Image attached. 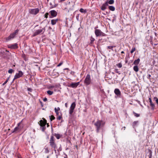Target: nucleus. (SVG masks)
<instances>
[{
  "instance_id": "1",
  "label": "nucleus",
  "mask_w": 158,
  "mask_h": 158,
  "mask_svg": "<svg viewBox=\"0 0 158 158\" xmlns=\"http://www.w3.org/2000/svg\"><path fill=\"white\" fill-rule=\"evenodd\" d=\"M105 124L104 123H103L102 120H98L94 123V125L95 127L96 131L97 133H98L101 128Z\"/></svg>"
},
{
  "instance_id": "2",
  "label": "nucleus",
  "mask_w": 158,
  "mask_h": 158,
  "mask_svg": "<svg viewBox=\"0 0 158 158\" xmlns=\"http://www.w3.org/2000/svg\"><path fill=\"white\" fill-rule=\"evenodd\" d=\"M49 144L52 149L57 148V144L56 143L55 139L53 136H51Z\"/></svg>"
},
{
  "instance_id": "3",
  "label": "nucleus",
  "mask_w": 158,
  "mask_h": 158,
  "mask_svg": "<svg viewBox=\"0 0 158 158\" xmlns=\"http://www.w3.org/2000/svg\"><path fill=\"white\" fill-rule=\"evenodd\" d=\"M19 31V30L18 29H17L14 32L11 34L8 37L6 38V41H8L13 39L15 36L18 33Z\"/></svg>"
},
{
  "instance_id": "4",
  "label": "nucleus",
  "mask_w": 158,
  "mask_h": 158,
  "mask_svg": "<svg viewBox=\"0 0 158 158\" xmlns=\"http://www.w3.org/2000/svg\"><path fill=\"white\" fill-rule=\"evenodd\" d=\"M95 34L96 37L99 36H104L106 34L102 32L101 30L99 29H96L95 30Z\"/></svg>"
},
{
  "instance_id": "5",
  "label": "nucleus",
  "mask_w": 158,
  "mask_h": 158,
  "mask_svg": "<svg viewBox=\"0 0 158 158\" xmlns=\"http://www.w3.org/2000/svg\"><path fill=\"white\" fill-rule=\"evenodd\" d=\"M91 82L90 76L89 74H87L85 79L84 83L86 85H88L90 84Z\"/></svg>"
},
{
  "instance_id": "6",
  "label": "nucleus",
  "mask_w": 158,
  "mask_h": 158,
  "mask_svg": "<svg viewBox=\"0 0 158 158\" xmlns=\"http://www.w3.org/2000/svg\"><path fill=\"white\" fill-rule=\"evenodd\" d=\"M23 75V73L21 71H19L18 73H17L14 76V78L13 80V81L15 79L19 78L22 77Z\"/></svg>"
},
{
  "instance_id": "7",
  "label": "nucleus",
  "mask_w": 158,
  "mask_h": 158,
  "mask_svg": "<svg viewBox=\"0 0 158 158\" xmlns=\"http://www.w3.org/2000/svg\"><path fill=\"white\" fill-rule=\"evenodd\" d=\"M39 9L38 8L31 9L29 10V13L32 15H36L39 12Z\"/></svg>"
},
{
  "instance_id": "8",
  "label": "nucleus",
  "mask_w": 158,
  "mask_h": 158,
  "mask_svg": "<svg viewBox=\"0 0 158 158\" xmlns=\"http://www.w3.org/2000/svg\"><path fill=\"white\" fill-rule=\"evenodd\" d=\"M75 106L76 103L75 102H73L71 104L69 111V114L70 115H72L73 114V112L74 110L75 107Z\"/></svg>"
},
{
  "instance_id": "9",
  "label": "nucleus",
  "mask_w": 158,
  "mask_h": 158,
  "mask_svg": "<svg viewBox=\"0 0 158 158\" xmlns=\"http://www.w3.org/2000/svg\"><path fill=\"white\" fill-rule=\"evenodd\" d=\"M43 120H40V125L41 127H44L47 124L46 120L44 118H43Z\"/></svg>"
},
{
  "instance_id": "10",
  "label": "nucleus",
  "mask_w": 158,
  "mask_h": 158,
  "mask_svg": "<svg viewBox=\"0 0 158 158\" xmlns=\"http://www.w3.org/2000/svg\"><path fill=\"white\" fill-rule=\"evenodd\" d=\"M44 30V29L43 28L41 29H38L36 30L34 33V34L32 35V36L34 37L37 35L40 34V33H41Z\"/></svg>"
},
{
  "instance_id": "11",
  "label": "nucleus",
  "mask_w": 158,
  "mask_h": 158,
  "mask_svg": "<svg viewBox=\"0 0 158 158\" xmlns=\"http://www.w3.org/2000/svg\"><path fill=\"white\" fill-rule=\"evenodd\" d=\"M51 15L50 18H52L56 17L57 15V12L55 10H51L49 12Z\"/></svg>"
},
{
  "instance_id": "12",
  "label": "nucleus",
  "mask_w": 158,
  "mask_h": 158,
  "mask_svg": "<svg viewBox=\"0 0 158 158\" xmlns=\"http://www.w3.org/2000/svg\"><path fill=\"white\" fill-rule=\"evenodd\" d=\"M80 82V81L76 83H72L69 85V87L73 88H76L79 85Z\"/></svg>"
},
{
  "instance_id": "13",
  "label": "nucleus",
  "mask_w": 158,
  "mask_h": 158,
  "mask_svg": "<svg viewBox=\"0 0 158 158\" xmlns=\"http://www.w3.org/2000/svg\"><path fill=\"white\" fill-rule=\"evenodd\" d=\"M114 93L118 97H120L121 94V92L118 89L116 88L114 90Z\"/></svg>"
},
{
  "instance_id": "14",
  "label": "nucleus",
  "mask_w": 158,
  "mask_h": 158,
  "mask_svg": "<svg viewBox=\"0 0 158 158\" xmlns=\"http://www.w3.org/2000/svg\"><path fill=\"white\" fill-rule=\"evenodd\" d=\"M8 48L11 49H17L18 48V44L16 43L8 45Z\"/></svg>"
},
{
  "instance_id": "15",
  "label": "nucleus",
  "mask_w": 158,
  "mask_h": 158,
  "mask_svg": "<svg viewBox=\"0 0 158 158\" xmlns=\"http://www.w3.org/2000/svg\"><path fill=\"white\" fill-rule=\"evenodd\" d=\"M108 5L107 2H106L104 3L103 4L101 7V9L102 10H104L106 8V7Z\"/></svg>"
},
{
  "instance_id": "16",
  "label": "nucleus",
  "mask_w": 158,
  "mask_h": 158,
  "mask_svg": "<svg viewBox=\"0 0 158 158\" xmlns=\"http://www.w3.org/2000/svg\"><path fill=\"white\" fill-rule=\"evenodd\" d=\"M149 102L150 103V105L151 106L152 109V110H154L155 108V106L154 104L152 102L151 98H149Z\"/></svg>"
},
{
  "instance_id": "17",
  "label": "nucleus",
  "mask_w": 158,
  "mask_h": 158,
  "mask_svg": "<svg viewBox=\"0 0 158 158\" xmlns=\"http://www.w3.org/2000/svg\"><path fill=\"white\" fill-rule=\"evenodd\" d=\"M43 151L45 153H48L49 152V149L48 147H45L44 148Z\"/></svg>"
},
{
  "instance_id": "18",
  "label": "nucleus",
  "mask_w": 158,
  "mask_h": 158,
  "mask_svg": "<svg viewBox=\"0 0 158 158\" xmlns=\"http://www.w3.org/2000/svg\"><path fill=\"white\" fill-rule=\"evenodd\" d=\"M59 20L58 19H53L51 20V23L52 25H54L56 24V22Z\"/></svg>"
},
{
  "instance_id": "19",
  "label": "nucleus",
  "mask_w": 158,
  "mask_h": 158,
  "mask_svg": "<svg viewBox=\"0 0 158 158\" xmlns=\"http://www.w3.org/2000/svg\"><path fill=\"white\" fill-rule=\"evenodd\" d=\"M54 110H55V111L56 114V115L57 116L59 115V111L60 110V108L59 107H58L57 108H55Z\"/></svg>"
},
{
  "instance_id": "20",
  "label": "nucleus",
  "mask_w": 158,
  "mask_h": 158,
  "mask_svg": "<svg viewBox=\"0 0 158 158\" xmlns=\"http://www.w3.org/2000/svg\"><path fill=\"white\" fill-rule=\"evenodd\" d=\"M140 61V60L139 58H138L137 60H135L134 62V64L136 65H138Z\"/></svg>"
},
{
  "instance_id": "21",
  "label": "nucleus",
  "mask_w": 158,
  "mask_h": 158,
  "mask_svg": "<svg viewBox=\"0 0 158 158\" xmlns=\"http://www.w3.org/2000/svg\"><path fill=\"white\" fill-rule=\"evenodd\" d=\"M19 124H18V126L15 127L14 130L12 132V133H14L16 132L17 131H19Z\"/></svg>"
},
{
  "instance_id": "22",
  "label": "nucleus",
  "mask_w": 158,
  "mask_h": 158,
  "mask_svg": "<svg viewBox=\"0 0 158 158\" xmlns=\"http://www.w3.org/2000/svg\"><path fill=\"white\" fill-rule=\"evenodd\" d=\"M95 40V39L92 36H91L90 39V42L89 43V45H91V44H93Z\"/></svg>"
},
{
  "instance_id": "23",
  "label": "nucleus",
  "mask_w": 158,
  "mask_h": 158,
  "mask_svg": "<svg viewBox=\"0 0 158 158\" xmlns=\"http://www.w3.org/2000/svg\"><path fill=\"white\" fill-rule=\"evenodd\" d=\"M138 121H134L132 123V126L133 128H135V127L137 126L138 123Z\"/></svg>"
},
{
  "instance_id": "24",
  "label": "nucleus",
  "mask_w": 158,
  "mask_h": 158,
  "mask_svg": "<svg viewBox=\"0 0 158 158\" xmlns=\"http://www.w3.org/2000/svg\"><path fill=\"white\" fill-rule=\"evenodd\" d=\"M22 120L20 122L18 123V124H19V131H20L21 129L23 128V125H21V123H22Z\"/></svg>"
},
{
  "instance_id": "25",
  "label": "nucleus",
  "mask_w": 158,
  "mask_h": 158,
  "mask_svg": "<svg viewBox=\"0 0 158 158\" xmlns=\"http://www.w3.org/2000/svg\"><path fill=\"white\" fill-rule=\"evenodd\" d=\"M133 70L136 72H138L139 71V68L137 65H135L133 67Z\"/></svg>"
},
{
  "instance_id": "26",
  "label": "nucleus",
  "mask_w": 158,
  "mask_h": 158,
  "mask_svg": "<svg viewBox=\"0 0 158 158\" xmlns=\"http://www.w3.org/2000/svg\"><path fill=\"white\" fill-rule=\"evenodd\" d=\"M109 9L112 11H114L115 10V8L113 6H109L108 7Z\"/></svg>"
},
{
  "instance_id": "27",
  "label": "nucleus",
  "mask_w": 158,
  "mask_h": 158,
  "mask_svg": "<svg viewBox=\"0 0 158 158\" xmlns=\"http://www.w3.org/2000/svg\"><path fill=\"white\" fill-rule=\"evenodd\" d=\"M149 155L148 156H149V158H152V152L150 150H148Z\"/></svg>"
},
{
  "instance_id": "28",
  "label": "nucleus",
  "mask_w": 158,
  "mask_h": 158,
  "mask_svg": "<svg viewBox=\"0 0 158 158\" xmlns=\"http://www.w3.org/2000/svg\"><path fill=\"white\" fill-rule=\"evenodd\" d=\"M82 13H86V10H84L83 8H81L79 10Z\"/></svg>"
},
{
  "instance_id": "29",
  "label": "nucleus",
  "mask_w": 158,
  "mask_h": 158,
  "mask_svg": "<svg viewBox=\"0 0 158 158\" xmlns=\"http://www.w3.org/2000/svg\"><path fill=\"white\" fill-rule=\"evenodd\" d=\"M47 94L50 95H52L53 93V91L49 90L47 91Z\"/></svg>"
},
{
  "instance_id": "30",
  "label": "nucleus",
  "mask_w": 158,
  "mask_h": 158,
  "mask_svg": "<svg viewBox=\"0 0 158 158\" xmlns=\"http://www.w3.org/2000/svg\"><path fill=\"white\" fill-rule=\"evenodd\" d=\"M54 136L57 139H59L60 138V135L59 134H55Z\"/></svg>"
},
{
  "instance_id": "31",
  "label": "nucleus",
  "mask_w": 158,
  "mask_h": 158,
  "mask_svg": "<svg viewBox=\"0 0 158 158\" xmlns=\"http://www.w3.org/2000/svg\"><path fill=\"white\" fill-rule=\"evenodd\" d=\"M133 114H134V116L136 117H139L140 116L139 114L136 113L134 111H133Z\"/></svg>"
},
{
  "instance_id": "32",
  "label": "nucleus",
  "mask_w": 158,
  "mask_h": 158,
  "mask_svg": "<svg viewBox=\"0 0 158 158\" xmlns=\"http://www.w3.org/2000/svg\"><path fill=\"white\" fill-rule=\"evenodd\" d=\"M116 46H108L107 47V48L110 49L112 51H113V48L115 47Z\"/></svg>"
},
{
  "instance_id": "33",
  "label": "nucleus",
  "mask_w": 158,
  "mask_h": 158,
  "mask_svg": "<svg viewBox=\"0 0 158 158\" xmlns=\"http://www.w3.org/2000/svg\"><path fill=\"white\" fill-rule=\"evenodd\" d=\"M116 66L119 68H121L122 67V64L121 63L117 64Z\"/></svg>"
},
{
  "instance_id": "34",
  "label": "nucleus",
  "mask_w": 158,
  "mask_h": 158,
  "mask_svg": "<svg viewBox=\"0 0 158 158\" xmlns=\"http://www.w3.org/2000/svg\"><path fill=\"white\" fill-rule=\"evenodd\" d=\"M114 2V0H110L108 2V3H109L110 4H113Z\"/></svg>"
},
{
  "instance_id": "35",
  "label": "nucleus",
  "mask_w": 158,
  "mask_h": 158,
  "mask_svg": "<svg viewBox=\"0 0 158 158\" xmlns=\"http://www.w3.org/2000/svg\"><path fill=\"white\" fill-rule=\"evenodd\" d=\"M14 70L12 69H9L8 71V73H9L11 74L12 73L14 72Z\"/></svg>"
},
{
  "instance_id": "36",
  "label": "nucleus",
  "mask_w": 158,
  "mask_h": 158,
  "mask_svg": "<svg viewBox=\"0 0 158 158\" xmlns=\"http://www.w3.org/2000/svg\"><path fill=\"white\" fill-rule=\"evenodd\" d=\"M55 119V117L53 115H52L50 116V120L51 121H52V120Z\"/></svg>"
},
{
  "instance_id": "37",
  "label": "nucleus",
  "mask_w": 158,
  "mask_h": 158,
  "mask_svg": "<svg viewBox=\"0 0 158 158\" xmlns=\"http://www.w3.org/2000/svg\"><path fill=\"white\" fill-rule=\"evenodd\" d=\"M58 5V4H55L54 5H52V6H51L50 7L51 8H55Z\"/></svg>"
},
{
  "instance_id": "38",
  "label": "nucleus",
  "mask_w": 158,
  "mask_h": 158,
  "mask_svg": "<svg viewBox=\"0 0 158 158\" xmlns=\"http://www.w3.org/2000/svg\"><path fill=\"white\" fill-rule=\"evenodd\" d=\"M136 50V49L135 47L133 48L132 50L130 52L131 53H132L135 51Z\"/></svg>"
},
{
  "instance_id": "39",
  "label": "nucleus",
  "mask_w": 158,
  "mask_h": 158,
  "mask_svg": "<svg viewBox=\"0 0 158 158\" xmlns=\"http://www.w3.org/2000/svg\"><path fill=\"white\" fill-rule=\"evenodd\" d=\"M62 118V115H59V116H58L57 118V120H60Z\"/></svg>"
},
{
  "instance_id": "40",
  "label": "nucleus",
  "mask_w": 158,
  "mask_h": 158,
  "mask_svg": "<svg viewBox=\"0 0 158 158\" xmlns=\"http://www.w3.org/2000/svg\"><path fill=\"white\" fill-rule=\"evenodd\" d=\"M151 76L150 74H148L147 76V78L149 80H151Z\"/></svg>"
},
{
  "instance_id": "41",
  "label": "nucleus",
  "mask_w": 158,
  "mask_h": 158,
  "mask_svg": "<svg viewBox=\"0 0 158 158\" xmlns=\"http://www.w3.org/2000/svg\"><path fill=\"white\" fill-rule=\"evenodd\" d=\"M154 99L155 100V101L156 102V103L158 105V99L156 97H154Z\"/></svg>"
},
{
  "instance_id": "42",
  "label": "nucleus",
  "mask_w": 158,
  "mask_h": 158,
  "mask_svg": "<svg viewBox=\"0 0 158 158\" xmlns=\"http://www.w3.org/2000/svg\"><path fill=\"white\" fill-rule=\"evenodd\" d=\"M48 12L46 13L44 15V17L46 19L48 17Z\"/></svg>"
},
{
  "instance_id": "43",
  "label": "nucleus",
  "mask_w": 158,
  "mask_h": 158,
  "mask_svg": "<svg viewBox=\"0 0 158 158\" xmlns=\"http://www.w3.org/2000/svg\"><path fill=\"white\" fill-rule=\"evenodd\" d=\"M42 127L41 128V130L42 131H44L45 130V129H46V127H45V126L44 127Z\"/></svg>"
},
{
  "instance_id": "44",
  "label": "nucleus",
  "mask_w": 158,
  "mask_h": 158,
  "mask_svg": "<svg viewBox=\"0 0 158 158\" xmlns=\"http://www.w3.org/2000/svg\"><path fill=\"white\" fill-rule=\"evenodd\" d=\"M9 78L8 77V79H7V80L2 84V85H4L5 84H6L8 82V81L9 80Z\"/></svg>"
},
{
  "instance_id": "45",
  "label": "nucleus",
  "mask_w": 158,
  "mask_h": 158,
  "mask_svg": "<svg viewBox=\"0 0 158 158\" xmlns=\"http://www.w3.org/2000/svg\"><path fill=\"white\" fill-rule=\"evenodd\" d=\"M63 64V62H61L60 63L57 65V67H59L60 66Z\"/></svg>"
},
{
  "instance_id": "46",
  "label": "nucleus",
  "mask_w": 158,
  "mask_h": 158,
  "mask_svg": "<svg viewBox=\"0 0 158 158\" xmlns=\"http://www.w3.org/2000/svg\"><path fill=\"white\" fill-rule=\"evenodd\" d=\"M27 90L28 91L31 92L32 91V89L31 88H28Z\"/></svg>"
},
{
  "instance_id": "47",
  "label": "nucleus",
  "mask_w": 158,
  "mask_h": 158,
  "mask_svg": "<svg viewBox=\"0 0 158 158\" xmlns=\"http://www.w3.org/2000/svg\"><path fill=\"white\" fill-rule=\"evenodd\" d=\"M115 71L116 73H118V69H115Z\"/></svg>"
},
{
  "instance_id": "48",
  "label": "nucleus",
  "mask_w": 158,
  "mask_h": 158,
  "mask_svg": "<svg viewBox=\"0 0 158 158\" xmlns=\"http://www.w3.org/2000/svg\"><path fill=\"white\" fill-rule=\"evenodd\" d=\"M47 99L46 98H44V99H43V101H44V102H46L47 101Z\"/></svg>"
},
{
  "instance_id": "49",
  "label": "nucleus",
  "mask_w": 158,
  "mask_h": 158,
  "mask_svg": "<svg viewBox=\"0 0 158 158\" xmlns=\"http://www.w3.org/2000/svg\"><path fill=\"white\" fill-rule=\"evenodd\" d=\"M18 158H22L21 157V156L20 155H19L18 156Z\"/></svg>"
},
{
  "instance_id": "50",
  "label": "nucleus",
  "mask_w": 158,
  "mask_h": 158,
  "mask_svg": "<svg viewBox=\"0 0 158 158\" xmlns=\"http://www.w3.org/2000/svg\"><path fill=\"white\" fill-rule=\"evenodd\" d=\"M65 106L66 107H67V103H66L65 104Z\"/></svg>"
},
{
  "instance_id": "51",
  "label": "nucleus",
  "mask_w": 158,
  "mask_h": 158,
  "mask_svg": "<svg viewBox=\"0 0 158 158\" xmlns=\"http://www.w3.org/2000/svg\"><path fill=\"white\" fill-rule=\"evenodd\" d=\"M56 149L57 148L53 149L56 153Z\"/></svg>"
},
{
  "instance_id": "52",
  "label": "nucleus",
  "mask_w": 158,
  "mask_h": 158,
  "mask_svg": "<svg viewBox=\"0 0 158 158\" xmlns=\"http://www.w3.org/2000/svg\"><path fill=\"white\" fill-rule=\"evenodd\" d=\"M68 156L66 155H65V156L64 157V158H67Z\"/></svg>"
},
{
  "instance_id": "53",
  "label": "nucleus",
  "mask_w": 158,
  "mask_h": 158,
  "mask_svg": "<svg viewBox=\"0 0 158 158\" xmlns=\"http://www.w3.org/2000/svg\"><path fill=\"white\" fill-rule=\"evenodd\" d=\"M49 4L51 6H52V5L51 2Z\"/></svg>"
},
{
  "instance_id": "54",
  "label": "nucleus",
  "mask_w": 158,
  "mask_h": 158,
  "mask_svg": "<svg viewBox=\"0 0 158 158\" xmlns=\"http://www.w3.org/2000/svg\"><path fill=\"white\" fill-rule=\"evenodd\" d=\"M46 124H47V127H49V126L48 123V124L47 123Z\"/></svg>"
},
{
  "instance_id": "55",
  "label": "nucleus",
  "mask_w": 158,
  "mask_h": 158,
  "mask_svg": "<svg viewBox=\"0 0 158 158\" xmlns=\"http://www.w3.org/2000/svg\"><path fill=\"white\" fill-rule=\"evenodd\" d=\"M121 53H124V52L123 51H122L121 52Z\"/></svg>"
},
{
  "instance_id": "56",
  "label": "nucleus",
  "mask_w": 158,
  "mask_h": 158,
  "mask_svg": "<svg viewBox=\"0 0 158 158\" xmlns=\"http://www.w3.org/2000/svg\"><path fill=\"white\" fill-rule=\"evenodd\" d=\"M6 52H9V51H8L7 50H6Z\"/></svg>"
},
{
  "instance_id": "57",
  "label": "nucleus",
  "mask_w": 158,
  "mask_h": 158,
  "mask_svg": "<svg viewBox=\"0 0 158 158\" xmlns=\"http://www.w3.org/2000/svg\"><path fill=\"white\" fill-rule=\"evenodd\" d=\"M54 86H51V88H54Z\"/></svg>"
},
{
  "instance_id": "58",
  "label": "nucleus",
  "mask_w": 158,
  "mask_h": 158,
  "mask_svg": "<svg viewBox=\"0 0 158 158\" xmlns=\"http://www.w3.org/2000/svg\"><path fill=\"white\" fill-rule=\"evenodd\" d=\"M47 158H49V156H47Z\"/></svg>"
},
{
  "instance_id": "59",
  "label": "nucleus",
  "mask_w": 158,
  "mask_h": 158,
  "mask_svg": "<svg viewBox=\"0 0 158 158\" xmlns=\"http://www.w3.org/2000/svg\"><path fill=\"white\" fill-rule=\"evenodd\" d=\"M49 29H52L51 27H49Z\"/></svg>"
},
{
  "instance_id": "60",
  "label": "nucleus",
  "mask_w": 158,
  "mask_h": 158,
  "mask_svg": "<svg viewBox=\"0 0 158 158\" xmlns=\"http://www.w3.org/2000/svg\"><path fill=\"white\" fill-rule=\"evenodd\" d=\"M49 0H47V2H48Z\"/></svg>"
},
{
  "instance_id": "61",
  "label": "nucleus",
  "mask_w": 158,
  "mask_h": 158,
  "mask_svg": "<svg viewBox=\"0 0 158 158\" xmlns=\"http://www.w3.org/2000/svg\"><path fill=\"white\" fill-rule=\"evenodd\" d=\"M44 32V31H43V32L42 33H43Z\"/></svg>"
},
{
  "instance_id": "62",
  "label": "nucleus",
  "mask_w": 158,
  "mask_h": 158,
  "mask_svg": "<svg viewBox=\"0 0 158 158\" xmlns=\"http://www.w3.org/2000/svg\"><path fill=\"white\" fill-rule=\"evenodd\" d=\"M15 65H13V66L15 67Z\"/></svg>"
},
{
  "instance_id": "63",
  "label": "nucleus",
  "mask_w": 158,
  "mask_h": 158,
  "mask_svg": "<svg viewBox=\"0 0 158 158\" xmlns=\"http://www.w3.org/2000/svg\"><path fill=\"white\" fill-rule=\"evenodd\" d=\"M10 130V129H8V130Z\"/></svg>"
}]
</instances>
